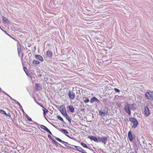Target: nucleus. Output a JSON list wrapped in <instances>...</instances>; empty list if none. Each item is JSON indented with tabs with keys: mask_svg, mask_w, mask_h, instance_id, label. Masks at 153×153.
<instances>
[{
	"mask_svg": "<svg viewBox=\"0 0 153 153\" xmlns=\"http://www.w3.org/2000/svg\"><path fill=\"white\" fill-rule=\"evenodd\" d=\"M109 137L108 135L103 136L100 135L98 136V142L102 143L104 145H105L108 141V139Z\"/></svg>",
	"mask_w": 153,
	"mask_h": 153,
	"instance_id": "f257e3e1",
	"label": "nucleus"
},
{
	"mask_svg": "<svg viewBox=\"0 0 153 153\" xmlns=\"http://www.w3.org/2000/svg\"><path fill=\"white\" fill-rule=\"evenodd\" d=\"M129 120L133 124L132 126V128H135L137 127L138 123L136 119L134 118L130 117L129 118Z\"/></svg>",
	"mask_w": 153,
	"mask_h": 153,
	"instance_id": "f03ea898",
	"label": "nucleus"
},
{
	"mask_svg": "<svg viewBox=\"0 0 153 153\" xmlns=\"http://www.w3.org/2000/svg\"><path fill=\"white\" fill-rule=\"evenodd\" d=\"M146 98L148 100H152L153 99V92L149 91L146 92L145 94Z\"/></svg>",
	"mask_w": 153,
	"mask_h": 153,
	"instance_id": "7ed1b4c3",
	"label": "nucleus"
},
{
	"mask_svg": "<svg viewBox=\"0 0 153 153\" xmlns=\"http://www.w3.org/2000/svg\"><path fill=\"white\" fill-rule=\"evenodd\" d=\"M108 112V111L107 108H104L102 110L99 111V114L101 117H104L106 115Z\"/></svg>",
	"mask_w": 153,
	"mask_h": 153,
	"instance_id": "20e7f679",
	"label": "nucleus"
},
{
	"mask_svg": "<svg viewBox=\"0 0 153 153\" xmlns=\"http://www.w3.org/2000/svg\"><path fill=\"white\" fill-rule=\"evenodd\" d=\"M68 95L71 99H73L75 97V94L72 91L69 90L68 91Z\"/></svg>",
	"mask_w": 153,
	"mask_h": 153,
	"instance_id": "39448f33",
	"label": "nucleus"
},
{
	"mask_svg": "<svg viewBox=\"0 0 153 153\" xmlns=\"http://www.w3.org/2000/svg\"><path fill=\"white\" fill-rule=\"evenodd\" d=\"M88 138L90 139L91 140H93L95 142H98V136L96 137L93 136H88Z\"/></svg>",
	"mask_w": 153,
	"mask_h": 153,
	"instance_id": "423d86ee",
	"label": "nucleus"
},
{
	"mask_svg": "<svg viewBox=\"0 0 153 153\" xmlns=\"http://www.w3.org/2000/svg\"><path fill=\"white\" fill-rule=\"evenodd\" d=\"M145 115L146 116H148L150 115V113L149 112V110L147 106H146L145 107Z\"/></svg>",
	"mask_w": 153,
	"mask_h": 153,
	"instance_id": "0eeeda50",
	"label": "nucleus"
},
{
	"mask_svg": "<svg viewBox=\"0 0 153 153\" xmlns=\"http://www.w3.org/2000/svg\"><path fill=\"white\" fill-rule=\"evenodd\" d=\"M74 146L77 149V150L80 152L82 153H85L86 152L85 150L82 149L81 147L79 146Z\"/></svg>",
	"mask_w": 153,
	"mask_h": 153,
	"instance_id": "6e6552de",
	"label": "nucleus"
},
{
	"mask_svg": "<svg viewBox=\"0 0 153 153\" xmlns=\"http://www.w3.org/2000/svg\"><path fill=\"white\" fill-rule=\"evenodd\" d=\"M128 105V106H126L124 108V109L125 111L128 113L129 115L131 114V111L130 110V107Z\"/></svg>",
	"mask_w": 153,
	"mask_h": 153,
	"instance_id": "1a4fd4ad",
	"label": "nucleus"
},
{
	"mask_svg": "<svg viewBox=\"0 0 153 153\" xmlns=\"http://www.w3.org/2000/svg\"><path fill=\"white\" fill-rule=\"evenodd\" d=\"M41 128L42 129L48 132V133H49L50 134H52L51 132L50 131V130L45 126H43V125H41Z\"/></svg>",
	"mask_w": 153,
	"mask_h": 153,
	"instance_id": "9d476101",
	"label": "nucleus"
},
{
	"mask_svg": "<svg viewBox=\"0 0 153 153\" xmlns=\"http://www.w3.org/2000/svg\"><path fill=\"white\" fill-rule=\"evenodd\" d=\"M17 48L18 53L19 56L21 51V47L20 44L19 42L17 43Z\"/></svg>",
	"mask_w": 153,
	"mask_h": 153,
	"instance_id": "9b49d317",
	"label": "nucleus"
},
{
	"mask_svg": "<svg viewBox=\"0 0 153 153\" xmlns=\"http://www.w3.org/2000/svg\"><path fill=\"white\" fill-rule=\"evenodd\" d=\"M90 102L91 103H93L94 102H96L98 103H99L100 101L96 97H94L91 99Z\"/></svg>",
	"mask_w": 153,
	"mask_h": 153,
	"instance_id": "f8f14e48",
	"label": "nucleus"
},
{
	"mask_svg": "<svg viewBox=\"0 0 153 153\" xmlns=\"http://www.w3.org/2000/svg\"><path fill=\"white\" fill-rule=\"evenodd\" d=\"M60 111L64 117V114H66V113H67L66 112V108L64 105L63 106V107L62 108V109L60 110Z\"/></svg>",
	"mask_w": 153,
	"mask_h": 153,
	"instance_id": "ddd939ff",
	"label": "nucleus"
},
{
	"mask_svg": "<svg viewBox=\"0 0 153 153\" xmlns=\"http://www.w3.org/2000/svg\"><path fill=\"white\" fill-rule=\"evenodd\" d=\"M35 58L37 59L40 61L41 62L43 61L44 59L42 57L39 55H35Z\"/></svg>",
	"mask_w": 153,
	"mask_h": 153,
	"instance_id": "4468645a",
	"label": "nucleus"
},
{
	"mask_svg": "<svg viewBox=\"0 0 153 153\" xmlns=\"http://www.w3.org/2000/svg\"><path fill=\"white\" fill-rule=\"evenodd\" d=\"M0 112L1 114H5L7 117L8 116L10 118H11V115L10 113H8V114H7L4 111L1 109H0Z\"/></svg>",
	"mask_w": 153,
	"mask_h": 153,
	"instance_id": "2eb2a0df",
	"label": "nucleus"
},
{
	"mask_svg": "<svg viewBox=\"0 0 153 153\" xmlns=\"http://www.w3.org/2000/svg\"><path fill=\"white\" fill-rule=\"evenodd\" d=\"M128 136L130 141L132 142L133 141V136L130 131H129L128 133Z\"/></svg>",
	"mask_w": 153,
	"mask_h": 153,
	"instance_id": "dca6fc26",
	"label": "nucleus"
},
{
	"mask_svg": "<svg viewBox=\"0 0 153 153\" xmlns=\"http://www.w3.org/2000/svg\"><path fill=\"white\" fill-rule=\"evenodd\" d=\"M35 88L36 90H40L42 89V86L39 84H36L35 86Z\"/></svg>",
	"mask_w": 153,
	"mask_h": 153,
	"instance_id": "f3484780",
	"label": "nucleus"
},
{
	"mask_svg": "<svg viewBox=\"0 0 153 153\" xmlns=\"http://www.w3.org/2000/svg\"><path fill=\"white\" fill-rule=\"evenodd\" d=\"M55 137V138L57 140H58V141H59L60 142H61L63 144H65V143L68 144V142H65L64 141H62L61 139H60L58 137Z\"/></svg>",
	"mask_w": 153,
	"mask_h": 153,
	"instance_id": "a211bd4d",
	"label": "nucleus"
},
{
	"mask_svg": "<svg viewBox=\"0 0 153 153\" xmlns=\"http://www.w3.org/2000/svg\"><path fill=\"white\" fill-rule=\"evenodd\" d=\"M55 137V138L57 140H58V141H59L60 142H61L63 144H65V143L68 144V142H65L64 141H62L61 139H60L58 137Z\"/></svg>",
	"mask_w": 153,
	"mask_h": 153,
	"instance_id": "6ab92c4d",
	"label": "nucleus"
},
{
	"mask_svg": "<svg viewBox=\"0 0 153 153\" xmlns=\"http://www.w3.org/2000/svg\"><path fill=\"white\" fill-rule=\"evenodd\" d=\"M68 107L69 110L70 112H71L72 113H73L74 111V109L73 107V106H72V105H70L68 106Z\"/></svg>",
	"mask_w": 153,
	"mask_h": 153,
	"instance_id": "aec40b11",
	"label": "nucleus"
},
{
	"mask_svg": "<svg viewBox=\"0 0 153 153\" xmlns=\"http://www.w3.org/2000/svg\"><path fill=\"white\" fill-rule=\"evenodd\" d=\"M65 114H64V117H65L66 119L68 120V121L69 122V123H71V119L70 117L69 116H68L67 114V113H66Z\"/></svg>",
	"mask_w": 153,
	"mask_h": 153,
	"instance_id": "412c9836",
	"label": "nucleus"
},
{
	"mask_svg": "<svg viewBox=\"0 0 153 153\" xmlns=\"http://www.w3.org/2000/svg\"><path fill=\"white\" fill-rule=\"evenodd\" d=\"M2 19H3V21H4L5 22L7 23L8 24H9L10 23L9 20L5 17L3 16Z\"/></svg>",
	"mask_w": 153,
	"mask_h": 153,
	"instance_id": "4be33fe9",
	"label": "nucleus"
},
{
	"mask_svg": "<svg viewBox=\"0 0 153 153\" xmlns=\"http://www.w3.org/2000/svg\"><path fill=\"white\" fill-rule=\"evenodd\" d=\"M47 56L49 57H51L52 56V53L50 51H48L46 52Z\"/></svg>",
	"mask_w": 153,
	"mask_h": 153,
	"instance_id": "5701e85b",
	"label": "nucleus"
},
{
	"mask_svg": "<svg viewBox=\"0 0 153 153\" xmlns=\"http://www.w3.org/2000/svg\"><path fill=\"white\" fill-rule=\"evenodd\" d=\"M40 62H39V61H38L37 60H34L33 62L32 63L33 65H38L39 64H40Z\"/></svg>",
	"mask_w": 153,
	"mask_h": 153,
	"instance_id": "b1692460",
	"label": "nucleus"
},
{
	"mask_svg": "<svg viewBox=\"0 0 153 153\" xmlns=\"http://www.w3.org/2000/svg\"><path fill=\"white\" fill-rule=\"evenodd\" d=\"M13 100L14 101H15L16 102V104H17V105H19V106L20 107L21 109H22L23 111V108H22V105H21L20 104V103L19 102H18V101H16V100Z\"/></svg>",
	"mask_w": 153,
	"mask_h": 153,
	"instance_id": "393cba45",
	"label": "nucleus"
},
{
	"mask_svg": "<svg viewBox=\"0 0 153 153\" xmlns=\"http://www.w3.org/2000/svg\"><path fill=\"white\" fill-rule=\"evenodd\" d=\"M59 131L64 134H68V132L65 129H60Z\"/></svg>",
	"mask_w": 153,
	"mask_h": 153,
	"instance_id": "a878e982",
	"label": "nucleus"
},
{
	"mask_svg": "<svg viewBox=\"0 0 153 153\" xmlns=\"http://www.w3.org/2000/svg\"><path fill=\"white\" fill-rule=\"evenodd\" d=\"M57 117L58 119L60 120L62 122L65 123V122L64 121L63 119L60 116L58 115L57 116Z\"/></svg>",
	"mask_w": 153,
	"mask_h": 153,
	"instance_id": "bb28decb",
	"label": "nucleus"
},
{
	"mask_svg": "<svg viewBox=\"0 0 153 153\" xmlns=\"http://www.w3.org/2000/svg\"><path fill=\"white\" fill-rule=\"evenodd\" d=\"M83 101L85 103H87L89 102V99L84 97L83 98Z\"/></svg>",
	"mask_w": 153,
	"mask_h": 153,
	"instance_id": "cd10ccee",
	"label": "nucleus"
},
{
	"mask_svg": "<svg viewBox=\"0 0 153 153\" xmlns=\"http://www.w3.org/2000/svg\"><path fill=\"white\" fill-rule=\"evenodd\" d=\"M52 141L54 143L55 145L56 146H58V143L54 139H51Z\"/></svg>",
	"mask_w": 153,
	"mask_h": 153,
	"instance_id": "c85d7f7f",
	"label": "nucleus"
},
{
	"mask_svg": "<svg viewBox=\"0 0 153 153\" xmlns=\"http://www.w3.org/2000/svg\"><path fill=\"white\" fill-rule=\"evenodd\" d=\"M81 145L85 148H88L86 145L82 142L81 143Z\"/></svg>",
	"mask_w": 153,
	"mask_h": 153,
	"instance_id": "c756f323",
	"label": "nucleus"
},
{
	"mask_svg": "<svg viewBox=\"0 0 153 153\" xmlns=\"http://www.w3.org/2000/svg\"><path fill=\"white\" fill-rule=\"evenodd\" d=\"M43 114L44 115H45L46 114V113L48 111V110H47L45 108L44 109H43Z\"/></svg>",
	"mask_w": 153,
	"mask_h": 153,
	"instance_id": "7c9ffc66",
	"label": "nucleus"
},
{
	"mask_svg": "<svg viewBox=\"0 0 153 153\" xmlns=\"http://www.w3.org/2000/svg\"><path fill=\"white\" fill-rule=\"evenodd\" d=\"M26 118L29 121H31L32 120L31 118L29 117L27 115L26 116Z\"/></svg>",
	"mask_w": 153,
	"mask_h": 153,
	"instance_id": "2f4dec72",
	"label": "nucleus"
},
{
	"mask_svg": "<svg viewBox=\"0 0 153 153\" xmlns=\"http://www.w3.org/2000/svg\"><path fill=\"white\" fill-rule=\"evenodd\" d=\"M114 90L116 92L119 93L120 92V90L117 88H114Z\"/></svg>",
	"mask_w": 153,
	"mask_h": 153,
	"instance_id": "473e14b6",
	"label": "nucleus"
},
{
	"mask_svg": "<svg viewBox=\"0 0 153 153\" xmlns=\"http://www.w3.org/2000/svg\"><path fill=\"white\" fill-rule=\"evenodd\" d=\"M134 146L135 147V148H137V144L136 142H135V143H134Z\"/></svg>",
	"mask_w": 153,
	"mask_h": 153,
	"instance_id": "72a5a7b5",
	"label": "nucleus"
},
{
	"mask_svg": "<svg viewBox=\"0 0 153 153\" xmlns=\"http://www.w3.org/2000/svg\"><path fill=\"white\" fill-rule=\"evenodd\" d=\"M135 105H134V104H132V105H130V107H131L130 109L131 110L132 109V107H133V106H135Z\"/></svg>",
	"mask_w": 153,
	"mask_h": 153,
	"instance_id": "f704fd0d",
	"label": "nucleus"
},
{
	"mask_svg": "<svg viewBox=\"0 0 153 153\" xmlns=\"http://www.w3.org/2000/svg\"><path fill=\"white\" fill-rule=\"evenodd\" d=\"M23 69H24V71H25V73H26V70H27V68L25 67H24L23 68Z\"/></svg>",
	"mask_w": 153,
	"mask_h": 153,
	"instance_id": "c9c22d12",
	"label": "nucleus"
},
{
	"mask_svg": "<svg viewBox=\"0 0 153 153\" xmlns=\"http://www.w3.org/2000/svg\"><path fill=\"white\" fill-rule=\"evenodd\" d=\"M125 121L126 123H128L129 121V120H128V119L127 118L125 119Z\"/></svg>",
	"mask_w": 153,
	"mask_h": 153,
	"instance_id": "e433bc0d",
	"label": "nucleus"
},
{
	"mask_svg": "<svg viewBox=\"0 0 153 153\" xmlns=\"http://www.w3.org/2000/svg\"><path fill=\"white\" fill-rule=\"evenodd\" d=\"M66 135L69 138H70V139H73V138L71 137L70 136L68 135H67V134H66Z\"/></svg>",
	"mask_w": 153,
	"mask_h": 153,
	"instance_id": "4c0bfd02",
	"label": "nucleus"
},
{
	"mask_svg": "<svg viewBox=\"0 0 153 153\" xmlns=\"http://www.w3.org/2000/svg\"><path fill=\"white\" fill-rule=\"evenodd\" d=\"M66 144H66V143H65V144H64V145L66 147H69L70 148V146H69L68 145H68H66Z\"/></svg>",
	"mask_w": 153,
	"mask_h": 153,
	"instance_id": "58836bf2",
	"label": "nucleus"
},
{
	"mask_svg": "<svg viewBox=\"0 0 153 153\" xmlns=\"http://www.w3.org/2000/svg\"><path fill=\"white\" fill-rule=\"evenodd\" d=\"M5 94H6L8 96H9L10 98L12 100H13V99L10 96H9L8 95H7V94H6V93H5Z\"/></svg>",
	"mask_w": 153,
	"mask_h": 153,
	"instance_id": "ea45409f",
	"label": "nucleus"
},
{
	"mask_svg": "<svg viewBox=\"0 0 153 153\" xmlns=\"http://www.w3.org/2000/svg\"><path fill=\"white\" fill-rule=\"evenodd\" d=\"M48 137L49 138H50L51 140V139H53V138H52L51 137V136L50 135H48Z\"/></svg>",
	"mask_w": 153,
	"mask_h": 153,
	"instance_id": "a19ab883",
	"label": "nucleus"
},
{
	"mask_svg": "<svg viewBox=\"0 0 153 153\" xmlns=\"http://www.w3.org/2000/svg\"><path fill=\"white\" fill-rule=\"evenodd\" d=\"M70 148L71 149H74V148H73V147H70Z\"/></svg>",
	"mask_w": 153,
	"mask_h": 153,
	"instance_id": "79ce46f5",
	"label": "nucleus"
},
{
	"mask_svg": "<svg viewBox=\"0 0 153 153\" xmlns=\"http://www.w3.org/2000/svg\"><path fill=\"white\" fill-rule=\"evenodd\" d=\"M41 107H42V108H44V109H45V108H44V107L43 106H42V105H41Z\"/></svg>",
	"mask_w": 153,
	"mask_h": 153,
	"instance_id": "37998d69",
	"label": "nucleus"
},
{
	"mask_svg": "<svg viewBox=\"0 0 153 153\" xmlns=\"http://www.w3.org/2000/svg\"><path fill=\"white\" fill-rule=\"evenodd\" d=\"M135 109H136V108H133L132 110H134Z\"/></svg>",
	"mask_w": 153,
	"mask_h": 153,
	"instance_id": "c03bdc74",
	"label": "nucleus"
},
{
	"mask_svg": "<svg viewBox=\"0 0 153 153\" xmlns=\"http://www.w3.org/2000/svg\"><path fill=\"white\" fill-rule=\"evenodd\" d=\"M33 122L35 123V124H37V125H38V124L37 123L35 122H34V121H33Z\"/></svg>",
	"mask_w": 153,
	"mask_h": 153,
	"instance_id": "a18cd8bd",
	"label": "nucleus"
},
{
	"mask_svg": "<svg viewBox=\"0 0 153 153\" xmlns=\"http://www.w3.org/2000/svg\"><path fill=\"white\" fill-rule=\"evenodd\" d=\"M27 57V56H25V59H26Z\"/></svg>",
	"mask_w": 153,
	"mask_h": 153,
	"instance_id": "49530a36",
	"label": "nucleus"
},
{
	"mask_svg": "<svg viewBox=\"0 0 153 153\" xmlns=\"http://www.w3.org/2000/svg\"><path fill=\"white\" fill-rule=\"evenodd\" d=\"M69 145V144L68 143V144H66V145H68V146Z\"/></svg>",
	"mask_w": 153,
	"mask_h": 153,
	"instance_id": "de8ad7c7",
	"label": "nucleus"
},
{
	"mask_svg": "<svg viewBox=\"0 0 153 153\" xmlns=\"http://www.w3.org/2000/svg\"><path fill=\"white\" fill-rule=\"evenodd\" d=\"M59 144V145L61 146L62 147V146L61 145V144Z\"/></svg>",
	"mask_w": 153,
	"mask_h": 153,
	"instance_id": "09e8293b",
	"label": "nucleus"
},
{
	"mask_svg": "<svg viewBox=\"0 0 153 153\" xmlns=\"http://www.w3.org/2000/svg\"><path fill=\"white\" fill-rule=\"evenodd\" d=\"M0 90H1V89L0 88Z\"/></svg>",
	"mask_w": 153,
	"mask_h": 153,
	"instance_id": "8fccbe9b",
	"label": "nucleus"
},
{
	"mask_svg": "<svg viewBox=\"0 0 153 153\" xmlns=\"http://www.w3.org/2000/svg\"><path fill=\"white\" fill-rule=\"evenodd\" d=\"M136 153H137V152H136Z\"/></svg>",
	"mask_w": 153,
	"mask_h": 153,
	"instance_id": "3c124183",
	"label": "nucleus"
},
{
	"mask_svg": "<svg viewBox=\"0 0 153 153\" xmlns=\"http://www.w3.org/2000/svg\"><path fill=\"white\" fill-rule=\"evenodd\" d=\"M85 153H87L86 152Z\"/></svg>",
	"mask_w": 153,
	"mask_h": 153,
	"instance_id": "603ef678",
	"label": "nucleus"
}]
</instances>
